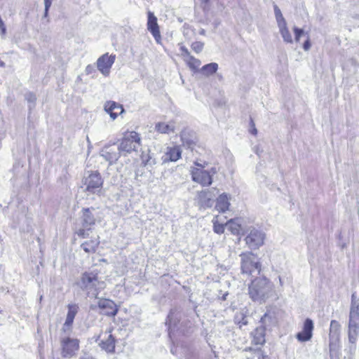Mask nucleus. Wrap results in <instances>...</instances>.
<instances>
[{
	"label": "nucleus",
	"mask_w": 359,
	"mask_h": 359,
	"mask_svg": "<svg viewBox=\"0 0 359 359\" xmlns=\"http://www.w3.org/2000/svg\"><path fill=\"white\" fill-rule=\"evenodd\" d=\"M100 244L99 238H96L94 240L86 241L81 245V248L86 252H95L97 248Z\"/></svg>",
	"instance_id": "obj_28"
},
{
	"label": "nucleus",
	"mask_w": 359,
	"mask_h": 359,
	"mask_svg": "<svg viewBox=\"0 0 359 359\" xmlns=\"http://www.w3.org/2000/svg\"><path fill=\"white\" fill-rule=\"evenodd\" d=\"M52 4V0H44V6H45V11H44V17L48 16V10Z\"/></svg>",
	"instance_id": "obj_37"
},
{
	"label": "nucleus",
	"mask_w": 359,
	"mask_h": 359,
	"mask_svg": "<svg viewBox=\"0 0 359 359\" xmlns=\"http://www.w3.org/2000/svg\"><path fill=\"white\" fill-rule=\"evenodd\" d=\"M147 29L152 34L157 43H160L161 34L157 18L151 11L148 12Z\"/></svg>",
	"instance_id": "obj_15"
},
{
	"label": "nucleus",
	"mask_w": 359,
	"mask_h": 359,
	"mask_svg": "<svg viewBox=\"0 0 359 359\" xmlns=\"http://www.w3.org/2000/svg\"><path fill=\"white\" fill-rule=\"evenodd\" d=\"M26 100L29 102L34 103L36 100V95L32 93H29L26 94Z\"/></svg>",
	"instance_id": "obj_38"
},
{
	"label": "nucleus",
	"mask_w": 359,
	"mask_h": 359,
	"mask_svg": "<svg viewBox=\"0 0 359 359\" xmlns=\"http://www.w3.org/2000/svg\"><path fill=\"white\" fill-rule=\"evenodd\" d=\"M279 32L284 41L287 43H292L293 42L292 34L287 27V22L282 23L278 25Z\"/></svg>",
	"instance_id": "obj_25"
},
{
	"label": "nucleus",
	"mask_w": 359,
	"mask_h": 359,
	"mask_svg": "<svg viewBox=\"0 0 359 359\" xmlns=\"http://www.w3.org/2000/svg\"><path fill=\"white\" fill-rule=\"evenodd\" d=\"M204 165L198 162L194 163V166L190 168L191 179L194 182L200 184L203 187H208L212 182V176L216 173L215 168L210 170L204 169Z\"/></svg>",
	"instance_id": "obj_3"
},
{
	"label": "nucleus",
	"mask_w": 359,
	"mask_h": 359,
	"mask_svg": "<svg viewBox=\"0 0 359 359\" xmlns=\"http://www.w3.org/2000/svg\"><path fill=\"white\" fill-rule=\"evenodd\" d=\"M180 50H181V55L184 60V58H187L189 56L191 55L188 49L184 46H182L180 47Z\"/></svg>",
	"instance_id": "obj_36"
},
{
	"label": "nucleus",
	"mask_w": 359,
	"mask_h": 359,
	"mask_svg": "<svg viewBox=\"0 0 359 359\" xmlns=\"http://www.w3.org/2000/svg\"><path fill=\"white\" fill-rule=\"evenodd\" d=\"M313 322L310 318L305 320L302 332L297 334L296 338L299 341L304 342L309 341L313 336Z\"/></svg>",
	"instance_id": "obj_13"
},
{
	"label": "nucleus",
	"mask_w": 359,
	"mask_h": 359,
	"mask_svg": "<svg viewBox=\"0 0 359 359\" xmlns=\"http://www.w3.org/2000/svg\"><path fill=\"white\" fill-rule=\"evenodd\" d=\"M79 359H95L92 355L84 353L82 356L80 357Z\"/></svg>",
	"instance_id": "obj_44"
},
{
	"label": "nucleus",
	"mask_w": 359,
	"mask_h": 359,
	"mask_svg": "<svg viewBox=\"0 0 359 359\" xmlns=\"http://www.w3.org/2000/svg\"><path fill=\"white\" fill-rule=\"evenodd\" d=\"M218 69V65L215 62H212L204 65L200 69V72L205 76H209L215 74Z\"/></svg>",
	"instance_id": "obj_30"
},
{
	"label": "nucleus",
	"mask_w": 359,
	"mask_h": 359,
	"mask_svg": "<svg viewBox=\"0 0 359 359\" xmlns=\"http://www.w3.org/2000/svg\"><path fill=\"white\" fill-rule=\"evenodd\" d=\"M98 306L101 309H108L106 314L111 316H114L118 312V309L114 302L109 299L100 300L98 303Z\"/></svg>",
	"instance_id": "obj_20"
},
{
	"label": "nucleus",
	"mask_w": 359,
	"mask_h": 359,
	"mask_svg": "<svg viewBox=\"0 0 359 359\" xmlns=\"http://www.w3.org/2000/svg\"><path fill=\"white\" fill-rule=\"evenodd\" d=\"M241 269L243 274L248 276L258 275L261 271L262 264L257 257L252 252H243L240 255Z\"/></svg>",
	"instance_id": "obj_4"
},
{
	"label": "nucleus",
	"mask_w": 359,
	"mask_h": 359,
	"mask_svg": "<svg viewBox=\"0 0 359 359\" xmlns=\"http://www.w3.org/2000/svg\"><path fill=\"white\" fill-rule=\"evenodd\" d=\"M83 184L86 192L100 195L102 192L103 179L97 171H88L83 179Z\"/></svg>",
	"instance_id": "obj_6"
},
{
	"label": "nucleus",
	"mask_w": 359,
	"mask_h": 359,
	"mask_svg": "<svg viewBox=\"0 0 359 359\" xmlns=\"http://www.w3.org/2000/svg\"><path fill=\"white\" fill-rule=\"evenodd\" d=\"M181 154L182 150L179 146L168 147L163 161H177L181 157Z\"/></svg>",
	"instance_id": "obj_18"
},
{
	"label": "nucleus",
	"mask_w": 359,
	"mask_h": 359,
	"mask_svg": "<svg viewBox=\"0 0 359 359\" xmlns=\"http://www.w3.org/2000/svg\"><path fill=\"white\" fill-rule=\"evenodd\" d=\"M184 62L189 67L190 69L194 72L200 71L199 67L201 65L200 60L195 58L194 56L190 55L187 58H184Z\"/></svg>",
	"instance_id": "obj_29"
},
{
	"label": "nucleus",
	"mask_w": 359,
	"mask_h": 359,
	"mask_svg": "<svg viewBox=\"0 0 359 359\" xmlns=\"http://www.w3.org/2000/svg\"><path fill=\"white\" fill-rule=\"evenodd\" d=\"M294 32L295 35V41L296 42H299L300 40V37L304 34V30L302 29L297 28L296 27H294Z\"/></svg>",
	"instance_id": "obj_35"
},
{
	"label": "nucleus",
	"mask_w": 359,
	"mask_h": 359,
	"mask_svg": "<svg viewBox=\"0 0 359 359\" xmlns=\"http://www.w3.org/2000/svg\"><path fill=\"white\" fill-rule=\"evenodd\" d=\"M175 129V122L170 121L168 123L159 122L155 126V130L162 134H169L173 133Z\"/></svg>",
	"instance_id": "obj_21"
},
{
	"label": "nucleus",
	"mask_w": 359,
	"mask_h": 359,
	"mask_svg": "<svg viewBox=\"0 0 359 359\" xmlns=\"http://www.w3.org/2000/svg\"><path fill=\"white\" fill-rule=\"evenodd\" d=\"M0 29L1 30V33L4 34L6 33V27L4 25V23L3 24L2 27H0Z\"/></svg>",
	"instance_id": "obj_46"
},
{
	"label": "nucleus",
	"mask_w": 359,
	"mask_h": 359,
	"mask_svg": "<svg viewBox=\"0 0 359 359\" xmlns=\"http://www.w3.org/2000/svg\"><path fill=\"white\" fill-rule=\"evenodd\" d=\"M355 294H352V300H351V302H352L353 300V301H355Z\"/></svg>",
	"instance_id": "obj_48"
},
{
	"label": "nucleus",
	"mask_w": 359,
	"mask_h": 359,
	"mask_svg": "<svg viewBox=\"0 0 359 359\" xmlns=\"http://www.w3.org/2000/svg\"><path fill=\"white\" fill-rule=\"evenodd\" d=\"M348 341L355 344L359 335V304L357 301H352L348 320Z\"/></svg>",
	"instance_id": "obj_5"
},
{
	"label": "nucleus",
	"mask_w": 359,
	"mask_h": 359,
	"mask_svg": "<svg viewBox=\"0 0 359 359\" xmlns=\"http://www.w3.org/2000/svg\"><path fill=\"white\" fill-rule=\"evenodd\" d=\"M311 46V45L310 43V40H309V39H308L303 44V48L304 49V50L307 51L310 49Z\"/></svg>",
	"instance_id": "obj_40"
},
{
	"label": "nucleus",
	"mask_w": 359,
	"mask_h": 359,
	"mask_svg": "<svg viewBox=\"0 0 359 359\" xmlns=\"http://www.w3.org/2000/svg\"><path fill=\"white\" fill-rule=\"evenodd\" d=\"M77 234L78 236L82 237V238H85L88 233H86V230L83 229H79L78 231H77Z\"/></svg>",
	"instance_id": "obj_42"
},
{
	"label": "nucleus",
	"mask_w": 359,
	"mask_h": 359,
	"mask_svg": "<svg viewBox=\"0 0 359 359\" xmlns=\"http://www.w3.org/2000/svg\"><path fill=\"white\" fill-rule=\"evenodd\" d=\"M119 146L115 144L105 146L100 151L101 156L110 163L116 162L120 157Z\"/></svg>",
	"instance_id": "obj_12"
},
{
	"label": "nucleus",
	"mask_w": 359,
	"mask_h": 359,
	"mask_svg": "<svg viewBox=\"0 0 359 359\" xmlns=\"http://www.w3.org/2000/svg\"><path fill=\"white\" fill-rule=\"evenodd\" d=\"M204 43L201 41H196L191 44V49L196 53H200L203 49Z\"/></svg>",
	"instance_id": "obj_33"
},
{
	"label": "nucleus",
	"mask_w": 359,
	"mask_h": 359,
	"mask_svg": "<svg viewBox=\"0 0 359 359\" xmlns=\"http://www.w3.org/2000/svg\"><path fill=\"white\" fill-rule=\"evenodd\" d=\"M225 226L234 235H239L242 231V226L238 219L229 220Z\"/></svg>",
	"instance_id": "obj_24"
},
{
	"label": "nucleus",
	"mask_w": 359,
	"mask_h": 359,
	"mask_svg": "<svg viewBox=\"0 0 359 359\" xmlns=\"http://www.w3.org/2000/svg\"><path fill=\"white\" fill-rule=\"evenodd\" d=\"M172 315H173V313H170V315H169V316H168V322H167V323H168L169 327H170L171 323H172V322H171V318H172Z\"/></svg>",
	"instance_id": "obj_45"
},
{
	"label": "nucleus",
	"mask_w": 359,
	"mask_h": 359,
	"mask_svg": "<svg viewBox=\"0 0 359 359\" xmlns=\"http://www.w3.org/2000/svg\"><path fill=\"white\" fill-rule=\"evenodd\" d=\"M104 111L108 113L112 120H115L118 114L124 112L123 106L114 101H108L104 104Z\"/></svg>",
	"instance_id": "obj_16"
},
{
	"label": "nucleus",
	"mask_w": 359,
	"mask_h": 359,
	"mask_svg": "<svg viewBox=\"0 0 359 359\" xmlns=\"http://www.w3.org/2000/svg\"><path fill=\"white\" fill-rule=\"evenodd\" d=\"M246 359H264V357L261 351L257 350L252 353L250 356H248Z\"/></svg>",
	"instance_id": "obj_34"
},
{
	"label": "nucleus",
	"mask_w": 359,
	"mask_h": 359,
	"mask_svg": "<svg viewBox=\"0 0 359 359\" xmlns=\"http://www.w3.org/2000/svg\"><path fill=\"white\" fill-rule=\"evenodd\" d=\"M79 284L83 290L95 297L106 286L105 283L99 278L97 273L93 271L83 273Z\"/></svg>",
	"instance_id": "obj_2"
},
{
	"label": "nucleus",
	"mask_w": 359,
	"mask_h": 359,
	"mask_svg": "<svg viewBox=\"0 0 359 359\" xmlns=\"http://www.w3.org/2000/svg\"><path fill=\"white\" fill-rule=\"evenodd\" d=\"M248 290L250 297L262 304L273 295L274 287L268 278L259 277L252 281Z\"/></svg>",
	"instance_id": "obj_1"
},
{
	"label": "nucleus",
	"mask_w": 359,
	"mask_h": 359,
	"mask_svg": "<svg viewBox=\"0 0 359 359\" xmlns=\"http://www.w3.org/2000/svg\"><path fill=\"white\" fill-rule=\"evenodd\" d=\"M144 163L145 165H152L156 164V161L154 159H151V158L149 157L148 159H147L146 161L144 160Z\"/></svg>",
	"instance_id": "obj_41"
},
{
	"label": "nucleus",
	"mask_w": 359,
	"mask_h": 359,
	"mask_svg": "<svg viewBox=\"0 0 359 359\" xmlns=\"http://www.w3.org/2000/svg\"><path fill=\"white\" fill-rule=\"evenodd\" d=\"M115 61V55H109L108 53L102 55L97 61L98 70L105 76H109L110 69Z\"/></svg>",
	"instance_id": "obj_11"
},
{
	"label": "nucleus",
	"mask_w": 359,
	"mask_h": 359,
	"mask_svg": "<svg viewBox=\"0 0 359 359\" xmlns=\"http://www.w3.org/2000/svg\"><path fill=\"white\" fill-rule=\"evenodd\" d=\"M140 145L141 138L140 135L135 131L128 132L124 135L119 144V151L130 153L137 151Z\"/></svg>",
	"instance_id": "obj_7"
},
{
	"label": "nucleus",
	"mask_w": 359,
	"mask_h": 359,
	"mask_svg": "<svg viewBox=\"0 0 359 359\" xmlns=\"http://www.w3.org/2000/svg\"><path fill=\"white\" fill-rule=\"evenodd\" d=\"M252 343L256 345H262L265 342V330L264 327H258L252 332Z\"/></svg>",
	"instance_id": "obj_23"
},
{
	"label": "nucleus",
	"mask_w": 359,
	"mask_h": 359,
	"mask_svg": "<svg viewBox=\"0 0 359 359\" xmlns=\"http://www.w3.org/2000/svg\"><path fill=\"white\" fill-rule=\"evenodd\" d=\"M198 203L203 208H210L212 205L210 194L208 191H202L198 194Z\"/></svg>",
	"instance_id": "obj_22"
},
{
	"label": "nucleus",
	"mask_w": 359,
	"mask_h": 359,
	"mask_svg": "<svg viewBox=\"0 0 359 359\" xmlns=\"http://www.w3.org/2000/svg\"><path fill=\"white\" fill-rule=\"evenodd\" d=\"M93 66L91 65H88L86 67V69H85V72L86 73V74H90L93 72Z\"/></svg>",
	"instance_id": "obj_43"
},
{
	"label": "nucleus",
	"mask_w": 359,
	"mask_h": 359,
	"mask_svg": "<svg viewBox=\"0 0 359 359\" xmlns=\"http://www.w3.org/2000/svg\"><path fill=\"white\" fill-rule=\"evenodd\" d=\"M230 198L226 194H222L217 199L215 208L221 212H224L229 210Z\"/></svg>",
	"instance_id": "obj_19"
},
{
	"label": "nucleus",
	"mask_w": 359,
	"mask_h": 359,
	"mask_svg": "<svg viewBox=\"0 0 359 359\" xmlns=\"http://www.w3.org/2000/svg\"><path fill=\"white\" fill-rule=\"evenodd\" d=\"M279 281H280V284L282 285H283V282H282V280H281L280 277H279Z\"/></svg>",
	"instance_id": "obj_49"
},
{
	"label": "nucleus",
	"mask_w": 359,
	"mask_h": 359,
	"mask_svg": "<svg viewBox=\"0 0 359 359\" xmlns=\"http://www.w3.org/2000/svg\"><path fill=\"white\" fill-rule=\"evenodd\" d=\"M340 328L341 325L338 321L335 320H331L329 333V346L330 351L334 349V347L339 341Z\"/></svg>",
	"instance_id": "obj_14"
},
{
	"label": "nucleus",
	"mask_w": 359,
	"mask_h": 359,
	"mask_svg": "<svg viewBox=\"0 0 359 359\" xmlns=\"http://www.w3.org/2000/svg\"><path fill=\"white\" fill-rule=\"evenodd\" d=\"M213 225H214L213 226L214 231L216 233L221 234V233H223L224 232V229H225L226 226H224L222 224H219L218 222L217 219H213Z\"/></svg>",
	"instance_id": "obj_32"
},
{
	"label": "nucleus",
	"mask_w": 359,
	"mask_h": 359,
	"mask_svg": "<svg viewBox=\"0 0 359 359\" xmlns=\"http://www.w3.org/2000/svg\"><path fill=\"white\" fill-rule=\"evenodd\" d=\"M111 329L101 332L97 339V342L102 349L108 353H114L115 349V339L111 334Z\"/></svg>",
	"instance_id": "obj_10"
},
{
	"label": "nucleus",
	"mask_w": 359,
	"mask_h": 359,
	"mask_svg": "<svg viewBox=\"0 0 359 359\" xmlns=\"http://www.w3.org/2000/svg\"><path fill=\"white\" fill-rule=\"evenodd\" d=\"M248 231V233L245 240L250 248L257 249L264 244L265 239V233L264 232L255 227H250Z\"/></svg>",
	"instance_id": "obj_8"
},
{
	"label": "nucleus",
	"mask_w": 359,
	"mask_h": 359,
	"mask_svg": "<svg viewBox=\"0 0 359 359\" xmlns=\"http://www.w3.org/2000/svg\"><path fill=\"white\" fill-rule=\"evenodd\" d=\"M252 133H253V134H256V133H257V129L254 128V129L252 130Z\"/></svg>",
	"instance_id": "obj_47"
},
{
	"label": "nucleus",
	"mask_w": 359,
	"mask_h": 359,
	"mask_svg": "<svg viewBox=\"0 0 359 359\" xmlns=\"http://www.w3.org/2000/svg\"><path fill=\"white\" fill-rule=\"evenodd\" d=\"M262 327L264 328V330L267 328H271L276 323V319L270 313H266L260 320Z\"/></svg>",
	"instance_id": "obj_27"
},
{
	"label": "nucleus",
	"mask_w": 359,
	"mask_h": 359,
	"mask_svg": "<svg viewBox=\"0 0 359 359\" xmlns=\"http://www.w3.org/2000/svg\"><path fill=\"white\" fill-rule=\"evenodd\" d=\"M4 63L3 62H0V66H4Z\"/></svg>",
	"instance_id": "obj_50"
},
{
	"label": "nucleus",
	"mask_w": 359,
	"mask_h": 359,
	"mask_svg": "<svg viewBox=\"0 0 359 359\" xmlns=\"http://www.w3.org/2000/svg\"><path fill=\"white\" fill-rule=\"evenodd\" d=\"M83 226L86 228L95 224V219L92 214L90 209L86 208L83 210Z\"/></svg>",
	"instance_id": "obj_26"
},
{
	"label": "nucleus",
	"mask_w": 359,
	"mask_h": 359,
	"mask_svg": "<svg viewBox=\"0 0 359 359\" xmlns=\"http://www.w3.org/2000/svg\"><path fill=\"white\" fill-rule=\"evenodd\" d=\"M185 135L186 133L184 132L182 133L181 140L184 144L186 143L189 147H191L192 144H194V142L192 140H186Z\"/></svg>",
	"instance_id": "obj_39"
},
{
	"label": "nucleus",
	"mask_w": 359,
	"mask_h": 359,
	"mask_svg": "<svg viewBox=\"0 0 359 359\" xmlns=\"http://www.w3.org/2000/svg\"><path fill=\"white\" fill-rule=\"evenodd\" d=\"M62 355L63 357L74 355L79 348V341L69 337H62L60 340Z\"/></svg>",
	"instance_id": "obj_9"
},
{
	"label": "nucleus",
	"mask_w": 359,
	"mask_h": 359,
	"mask_svg": "<svg viewBox=\"0 0 359 359\" xmlns=\"http://www.w3.org/2000/svg\"><path fill=\"white\" fill-rule=\"evenodd\" d=\"M274 14L278 25L286 22L283 14L276 4L273 5Z\"/></svg>",
	"instance_id": "obj_31"
},
{
	"label": "nucleus",
	"mask_w": 359,
	"mask_h": 359,
	"mask_svg": "<svg viewBox=\"0 0 359 359\" xmlns=\"http://www.w3.org/2000/svg\"><path fill=\"white\" fill-rule=\"evenodd\" d=\"M79 307L76 304H69L68 306V312L66 318V320L63 325L62 330L64 332L69 330L75 316L78 312Z\"/></svg>",
	"instance_id": "obj_17"
}]
</instances>
